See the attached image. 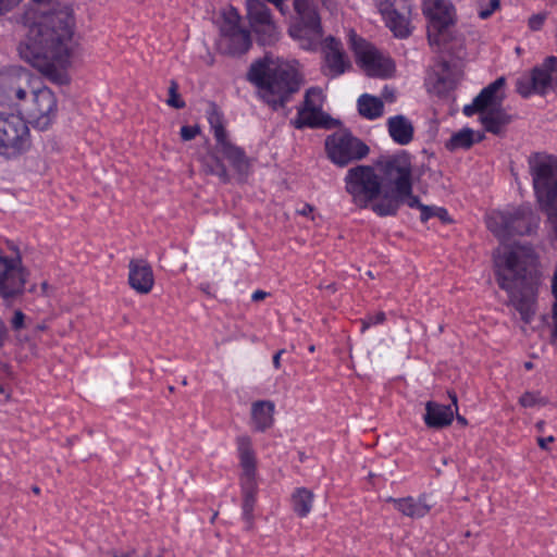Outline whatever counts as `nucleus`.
Masks as SVG:
<instances>
[{
	"instance_id": "nucleus-1",
	"label": "nucleus",
	"mask_w": 557,
	"mask_h": 557,
	"mask_svg": "<svg viewBox=\"0 0 557 557\" xmlns=\"http://www.w3.org/2000/svg\"><path fill=\"white\" fill-rule=\"evenodd\" d=\"M17 23L27 29L18 45L20 57L49 79L62 83L78 47L74 9L59 4L41 12L27 5Z\"/></svg>"
},
{
	"instance_id": "nucleus-2",
	"label": "nucleus",
	"mask_w": 557,
	"mask_h": 557,
	"mask_svg": "<svg viewBox=\"0 0 557 557\" xmlns=\"http://www.w3.org/2000/svg\"><path fill=\"white\" fill-rule=\"evenodd\" d=\"M296 18L290 24L288 33L299 47L307 51H317L320 47L323 53L327 74L337 77L350 67L341 40L327 36L324 40L321 17L317 9L307 0H295Z\"/></svg>"
},
{
	"instance_id": "nucleus-3",
	"label": "nucleus",
	"mask_w": 557,
	"mask_h": 557,
	"mask_svg": "<svg viewBox=\"0 0 557 557\" xmlns=\"http://www.w3.org/2000/svg\"><path fill=\"white\" fill-rule=\"evenodd\" d=\"M495 277L521 320L531 323L536 310L537 281L528 270V258L520 249H510L496 258Z\"/></svg>"
},
{
	"instance_id": "nucleus-4",
	"label": "nucleus",
	"mask_w": 557,
	"mask_h": 557,
	"mask_svg": "<svg viewBox=\"0 0 557 557\" xmlns=\"http://www.w3.org/2000/svg\"><path fill=\"white\" fill-rule=\"evenodd\" d=\"M247 79L257 88L260 100L274 111L284 108L302 84L301 74L293 65L268 54L250 64Z\"/></svg>"
},
{
	"instance_id": "nucleus-5",
	"label": "nucleus",
	"mask_w": 557,
	"mask_h": 557,
	"mask_svg": "<svg viewBox=\"0 0 557 557\" xmlns=\"http://www.w3.org/2000/svg\"><path fill=\"white\" fill-rule=\"evenodd\" d=\"M379 172L391 181L389 186L379 201L372 205V211L381 218L396 216L400 207L407 205L411 209H419L422 203L419 196L413 194L412 163L410 158L403 154H393L376 162Z\"/></svg>"
},
{
	"instance_id": "nucleus-6",
	"label": "nucleus",
	"mask_w": 557,
	"mask_h": 557,
	"mask_svg": "<svg viewBox=\"0 0 557 557\" xmlns=\"http://www.w3.org/2000/svg\"><path fill=\"white\" fill-rule=\"evenodd\" d=\"M207 120L215 139V147L214 150L208 152L201 160L206 173L218 176L223 183H228L231 175L223 161L224 159L238 175H248L251 168V159L243 147L235 145L231 140L224 124V116L216 106H212Z\"/></svg>"
},
{
	"instance_id": "nucleus-7",
	"label": "nucleus",
	"mask_w": 557,
	"mask_h": 557,
	"mask_svg": "<svg viewBox=\"0 0 557 557\" xmlns=\"http://www.w3.org/2000/svg\"><path fill=\"white\" fill-rule=\"evenodd\" d=\"M533 188L542 210L557 237V157L533 153L529 158Z\"/></svg>"
},
{
	"instance_id": "nucleus-8",
	"label": "nucleus",
	"mask_w": 557,
	"mask_h": 557,
	"mask_svg": "<svg viewBox=\"0 0 557 557\" xmlns=\"http://www.w3.org/2000/svg\"><path fill=\"white\" fill-rule=\"evenodd\" d=\"M345 190L359 209L371 208L382 199L391 181L376 172L372 165L358 164L350 168L345 177Z\"/></svg>"
},
{
	"instance_id": "nucleus-9",
	"label": "nucleus",
	"mask_w": 557,
	"mask_h": 557,
	"mask_svg": "<svg viewBox=\"0 0 557 557\" xmlns=\"http://www.w3.org/2000/svg\"><path fill=\"white\" fill-rule=\"evenodd\" d=\"M239 465L242 467L240 490L243 496L242 516L251 525L257 502L258 484L256 481L257 458L249 435H239L235 440Z\"/></svg>"
},
{
	"instance_id": "nucleus-10",
	"label": "nucleus",
	"mask_w": 557,
	"mask_h": 557,
	"mask_svg": "<svg viewBox=\"0 0 557 557\" xmlns=\"http://www.w3.org/2000/svg\"><path fill=\"white\" fill-rule=\"evenodd\" d=\"M32 148L27 122L14 113L0 112V157L17 160Z\"/></svg>"
},
{
	"instance_id": "nucleus-11",
	"label": "nucleus",
	"mask_w": 557,
	"mask_h": 557,
	"mask_svg": "<svg viewBox=\"0 0 557 557\" xmlns=\"http://www.w3.org/2000/svg\"><path fill=\"white\" fill-rule=\"evenodd\" d=\"M325 151L332 163L343 168L366 158L369 147L349 132H335L325 139Z\"/></svg>"
},
{
	"instance_id": "nucleus-12",
	"label": "nucleus",
	"mask_w": 557,
	"mask_h": 557,
	"mask_svg": "<svg viewBox=\"0 0 557 557\" xmlns=\"http://www.w3.org/2000/svg\"><path fill=\"white\" fill-rule=\"evenodd\" d=\"M29 123L40 131L47 129L57 114V98L48 88L42 87L33 91L32 101L27 106H21Z\"/></svg>"
},
{
	"instance_id": "nucleus-13",
	"label": "nucleus",
	"mask_w": 557,
	"mask_h": 557,
	"mask_svg": "<svg viewBox=\"0 0 557 557\" xmlns=\"http://www.w3.org/2000/svg\"><path fill=\"white\" fill-rule=\"evenodd\" d=\"M247 17L257 40L262 46L273 45L278 38L277 27L272 18L271 11L260 0H247Z\"/></svg>"
},
{
	"instance_id": "nucleus-14",
	"label": "nucleus",
	"mask_w": 557,
	"mask_h": 557,
	"mask_svg": "<svg viewBox=\"0 0 557 557\" xmlns=\"http://www.w3.org/2000/svg\"><path fill=\"white\" fill-rule=\"evenodd\" d=\"M354 51L357 63L369 76L388 77L395 71V64L392 59L383 57L363 39L354 41Z\"/></svg>"
},
{
	"instance_id": "nucleus-15",
	"label": "nucleus",
	"mask_w": 557,
	"mask_h": 557,
	"mask_svg": "<svg viewBox=\"0 0 557 557\" xmlns=\"http://www.w3.org/2000/svg\"><path fill=\"white\" fill-rule=\"evenodd\" d=\"M506 78L500 76L494 82L485 86L472 100L471 103L466 104L462 113L470 117L476 113L494 110L495 108H503L505 94Z\"/></svg>"
},
{
	"instance_id": "nucleus-16",
	"label": "nucleus",
	"mask_w": 557,
	"mask_h": 557,
	"mask_svg": "<svg viewBox=\"0 0 557 557\" xmlns=\"http://www.w3.org/2000/svg\"><path fill=\"white\" fill-rule=\"evenodd\" d=\"M25 282L21 259L0 255V297L8 299L22 293Z\"/></svg>"
},
{
	"instance_id": "nucleus-17",
	"label": "nucleus",
	"mask_w": 557,
	"mask_h": 557,
	"mask_svg": "<svg viewBox=\"0 0 557 557\" xmlns=\"http://www.w3.org/2000/svg\"><path fill=\"white\" fill-rule=\"evenodd\" d=\"M549 90H552V76L548 67L545 66V60L516 82V91L522 98H529L533 94L546 96Z\"/></svg>"
},
{
	"instance_id": "nucleus-18",
	"label": "nucleus",
	"mask_w": 557,
	"mask_h": 557,
	"mask_svg": "<svg viewBox=\"0 0 557 557\" xmlns=\"http://www.w3.org/2000/svg\"><path fill=\"white\" fill-rule=\"evenodd\" d=\"M451 405H442L433 400L425 404L423 422L430 429L441 430L449 426L458 411V398L455 393H449Z\"/></svg>"
},
{
	"instance_id": "nucleus-19",
	"label": "nucleus",
	"mask_w": 557,
	"mask_h": 557,
	"mask_svg": "<svg viewBox=\"0 0 557 557\" xmlns=\"http://www.w3.org/2000/svg\"><path fill=\"white\" fill-rule=\"evenodd\" d=\"M523 222L521 210L512 212L492 211L486 216L487 228L498 238L507 239L512 236V232H522L523 230L515 226V223Z\"/></svg>"
},
{
	"instance_id": "nucleus-20",
	"label": "nucleus",
	"mask_w": 557,
	"mask_h": 557,
	"mask_svg": "<svg viewBox=\"0 0 557 557\" xmlns=\"http://www.w3.org/2000/svg\"><path fill=\"white\" fill-rule=\"evenodd\" d=\"M424 12L430 21V29L438 34L455 23V8L448 0H429Z\"/></svg>"
},
{
	"instance_id": "nucleus-21",
	"label": "nucleus",
	"mask_w": 557,
	"mask_h": 557,
	"mask_svg": "<svg viewBox=\"0 0 557 557\" xmlns=\"http://www.w3.org/2000/svg\"><path fill=\"white\" fill-rule=\"evenodd\" d=\"M128 284L138 294L146 295L154 285L151 265L145 259H132L128 263Z\"/></svg>"
},
{
	"instance_id": "nucleus-22",
	"label": "nucleus",
	"mask_w": 557,
	"mask_h": 557,
	"mask_svg": "<svg viewBox=\"0 0 557 557\" xmlns=\"http://www.w3.org/2000/svg\"><path fill=\"white\" fill-rule=\"evenodd\" d=\"M433 88L440 96H447L458 84V72L447 60H441L435 64Z\"/></svg>"
},
{
	"instance_id": "nucleus-23",
	"label": "nucleus",
	"mask_w": 557,
	"mask_h": 557,
	"mask_svg": "<svg viewBox=\"0 0 557 557\" xmlns=\"http://www.w3.org/2000/svg\"><path fill=\"white\" fill-rule=\"evenodd\" d=\"M221 36L225 42L226 53L231 55H240L246 53L251 47L250 33L242 28H220Z\"/></svg>"
},
{
	"instance_id": "nucleus-24",
	"label": "nucleus",
	"mask_w": 557,
	"mask_h": 557,
	"mask_svg": "<svg viewBox=\"0 0 557 557\" xmlns=\"http://www.w3.org/2000/svg\"><path fill=\"white\" fill-rule=\"evenodd\" d=\"M275 404L271 400H256L251 404L250 422L256 432H265L274 424Z\"/></svg>"
},
{
	"instance_id": "nucleus-25",
	"label": "nucleus",
	"mask_w": 557,
	"mask_h": 557,
	"mask_svg": "<svg viewBox=\"0 0 557 557\" xmlns=\"http://www.w3.org/2000/svg\"><path fill=\"white\" fill-rule=\"evenodd\" d=\"M331 122L332 117L323 112V110L299 108L297 111V116L293 121V125L297 129H302L305 127L330 128L332 126Z\"/></svg>"
},
{
	"instance_id": "nucleus-26",
	"label": "nucleus",
	"mask_w": 557,
	"mask_h": 557,
	"mask_svg": "<svg viewBox=\"0 0 557 557\" xmlns=\"http://www.w3.org/2000/svg\"><path fill=\"white\" fill-rule=\"evenodd\" d=\"M380 12L395 37L407 38L411 34L409 12L400 13L393 7H381Z\"/></svg>"
},
{
	"instance_id": "nucleus-27",
	"label": "nucleus",
	"mask_w": 557,
	"mask_h": 557,
	"mask_svg": "<svg viewBox=\"0 0 557 557\" xmlns=\"http://www.w3.org/2000/svg\"><path fill=\"white\" fill-rule=\"evenodd\" d=\"M398 506V511L411 519L424 518L432 509V505L429 504V496L425 493L420 494L417 498L412 496L400 497Z\"/></svg>"
},
{
	"instance_id": "nucleus-28",
	"label": "nucleus",
	"mask_w": 557,
	"mask_h": 557,
	"mask_svg": "<svg viewBox=\"0 0 557 557\" xmlns=\"http://www.w3.org/2000/svg\"><path fill=\"white\" fill-rule=\"evenodd\" d=\"M476 114L479 115V122L483 129L493 135H500L511 120L504 108H495L494 110Z\"/></svg>"
},
{
	"instance_id": "nucleus-29",
	"label": "nucleus",
	"mask_w": 557,
	"mask_h": 557,
	"mask_svg": "<svg viewBox=\"0 0 557 557\" xmlns=\"http://www.w3.org/2000/svg\"><path fill=\"white\" fill-rule=\"evenodd\" d=\"M387 129L391 138L398 145H408L413 139L412 123L404 115L391 116L387 120Z\"/></svg>"
},
{
	"instance_id": "nucleus-30",
	"label": "nucleus",
	"mask_w": 557,
	"mask_h": 557,
	"mask_svg": "<svg viewBox=\"0 0 557 557\" xmlns=\"http://www.w3.org/2000/svg\"><path fill=\"white\" fill-rule=\"evenodd\" d=\"M357 106L359 114L370 121L379 119L384 112L383 101L369 94L361 95L358 98Z\"/></svg>"
},
{
	"instance_id": "nucleus-31",
	"label": "nucleus",
	"mask_w": 557,
	"mask_h": 557,
	"mask_svg": "<svg viewBox=\"0 0 557 557\" xmlns=\"http://www.w3.org/2000/svg\"><path fill=\"white\" fill-rule=\"evenodd\" d=\"M314 495L306 487H298L292 494V505L294 512L299 518H306L313 505Z\"/></svg>"
},
{
	"instance_id": "nucleus-32",
	"label": "nucleus",
	"mask_w": 557,
	"mask_h": 557,
	"mask_svg": "<svg viewBox=\"0 0 557 557\" xmlns=\"http://www.w3.org/2000/svg\"><path fill=\"white\" fill-rule=\"evenodd\" d=\"M474 132L470 128H463L450 137L446 144L447 149H469L474 144Z\"/></svg>"
},
{
	"instance_id": "nucleus-33",
	"label": "nucleus",
	"mask_w": 557,
	"mask_h": 557,
	"mask_svg": "<svg viewBox=\"0 0 557 557\" xmlns=\"http://www.w3.org/2000/svg\"><path fill=\"white\" fill-rule=\"evenodd\" d=\"M432 218H437L443 224H450L453 222L446 208L426 205L422 208L420 221L426 223Z\"/></svg>"
},
{
	"instance_id": "nucleus-34",
	"label": "nucleus",
	"mask_w": 557,
	"mask_h": 557,
	"mask_svg": "<svg viewBox=\"0 0 557 557\" xmlns=\"http://www.w3.org/2000/svg\"><path fill=\"white\" fill-rule=\"evenodd\" d=\"M548 403L549 399L546 396H543L540 391H527L518 399V404L525 409L545 407Z\"/></svg>"
},
{
	"instance_id": "nucleus-35",
	"label": "nucleus",
	"mask_w": 557,
	"mask_h": 557,
	"mask_svg": "<svg viewBox=\"0 0 557 557\" xmlns=\"http://www.w3.org/2000/svg\"><path fill=\"white\" fill-rule=\"evenodd\" d=\"M300 108L323 110L322 90L318 87L309 88L305 94L304 103Z\"/></svg>"
},
{
	"instance_id": "nucleus-36",
	"label": "nucleus",
	"mask_w": 557,
	"mask_h": 557,
	"mask_svg": "<svg viewBox=\"0 0 557 557\" xmlns=\"http://www.w3.org/2000/svg\"><path fill=\"white\" fill-rule=\"evenodd\" d=\"M235 28H242L240 26V15L238 11L231 7L224 14H223V22L220 28H227L232 27Z\"/></svg>"
},
{
	"instance_id": "nucleus-37",
	"label": "nucleus",
	"mask_w": 557,
	"mask_h": 557,
	"mask_svg": "<svg viewBox=\"0 0 557 557\" xmlns=\"http://www.w3.org/2000/svg\"><path fill=\"white\" fill-rule=\"evenodd\" d=\"M386 321V314L383 311H379L374 314H368L361 320V332H366L371 326L383 324Z\"/></svg>"
},
{
	"instance_id": "nucleus-38",
	"label": "nucleus",
	"mask_w": 557,
	"mask_h": 557,
	"mask_svg": "<svg viewBox=\"0 0 557 557\" xmlns=\"http://www.w3.org/2000/svg\"><path fill=\"white\" fill-rule=\"evenodd\" d=\"M168 103H169V106H171L175 109H182L185 107V102L181 99V97L177 92V84L175 82H171V85L169 87Z\"/></svg>"
},
{
	"instance_id": "nucleus-39",
	"label": "nucleus",
	"mask_w": 557,
	"mask_h": 557,
	"mask_svg": "<svg viewBox=\"0 0 557 557\" xmlns=\"http://www.w3.org/2000/svg\"><path fill=\"white\" fill-rule=\"evenodd\" d=\"M34 3L41 4L47 3L50 0H32ZM22 0H0V16L11 12L15 9Z\"/></svg>"
},
{
	"instance_id": "nucleus-40",
	"label": "nucleus",
	"mask_w": 557,
	"mask_h": 557,
	"mask_svg": "<svg viewBox=\"0 0 557 557\" xmlns=\"http://www.w3.org/2000/svg\"><path fill=\"white\" fill-rule=\"evenodd\" d=\"M500 7L499 0H490V2L484 7L480 5L478 11V15L481 20H487L496 10Z\"/></svg>"
},
{
	"instance_id": "nucleus-41",
	"label": "nucleus",
	"mask_w": 557,
	"mask_h": 557,
	"mask_svg": "<svg viewBox=\"0 0 557 557\" xmlns=\"http://www.w3.org/2000/svg\"><path fill=\"white\" fill-rule=\"evenodd\" d=\"M8 96L10 100H16V106L21 109V106H23L21 102L26 99L27 94L22 87L11 86L8 90Z\"/></svg>"
},
{
	"instance_id": "nucleus-42",
	"label": "nucleus",
	"mask_w": 557,
	"mask_h": 557,
	"mask_svg": "<svg viewBox=\"0 0 557 557\" xmlns=\"http://www.w3.org/2000/svg\"><path fill=\"white\" fill-rule=\"evenodd\" d=\"M200 132V128L197 125H184L181 127V137L183 140H191L194 139Z\"/></svg>"
},
{
	"instance_id": "nucleus-43",
	"label": "nucleus",
	"mask_w": 557,
	"mask_h": 557,
	"mask_svg": "<svg viewBox=\"0 0 557 557\" xmlns=\"http://www.w3.org/2000/svg\"><path fill=\"white\" fill-rule=\"evenodd\" d=\"M24 321L25 314L21 310H16L11 321L12 329L15 331L22 330L24 327Z\"/></svg>"
},
{
	"instance_id": "nucleus-44",
	"label": "nucleus",
	"mask_w": 557,
	"mask_h": 557,
	"mask_svg": "<svg viewBox=\"0 0 557 557\" xmlns=\"http://www.w3.org/2000/svg\"><path fill=\"white\" fill-rule=\"evenodd\" d=\"M553 329H552V336H550V343L552 345L557 347V304H554L553 306Z\"/></svg>"
},
{
	"instance_id": "nucleus-45",
	"label": "nucleus",
	"mask_w": 557,
	"mask_h": 557,
	"mask_svg": "<svg viewBox=\"0 0 557 557\" xmlns=\"http://www.w3.org/2000/svg\"><path fill=\"white\" fill-rule=\"evenodd\" d=\"M521 214L523 216V222H517V223H515V226H518V227L522 228L523 231L522 232H512V236L524 235L531 231L530 222L527 219L525 213L522 210H521Z\"/></svg>"
},
{
	"instance_id": "nucleus-46",
	"label": "nucleus",
	"mask_w": 557,
	"mask_h": 557,
	"mask_svg": "<svg viewBox=\"0 0 557 557\" xmlns=\"http://www.w3.org/2000/svg\"><path fill=\"white\" fill-rule=\"evenodd\" d=\"M554 442H555V437L553 435H549L547 437H539L537 438V445L543 450H548L549 449L548 445Z\"/></svg>"
},
{
	"instance_id": "nucleus-47",
	"label": "nucleus",
	"mask_w": 557,
	"mask_h": 557,
	"mask_svg": "<svg viewBox=\"0 0 557 557\" xmlns=\"http://www.w3.org/2000/svg\"><path fill=\"white\" fill-rule=\"evenodd\" d=\"M542 24H543V18H542V17H540V16H533V17H531V18H530V21H529V26H530V28H531V29H533V30H537V29H540V28H541V26H542Z\"/></svg>"
},
{
	"instance_id": "nucleus-48",
	"label": "nucleus",
	"mask_w": 557,
	"mask_h": 557,
	"mask_svg": "<svg viewBox=\"0 0 557 557\" xmlns=\"http://www.w3.org/2000/svg\"><path fill=\"white\" fill-rule=\"evenodd\" d=\"M7 336H8L7 326H5L4 322L2 321V319L0 318V349L3 347Z\"/></svg>"
},
{
	"instance_id": "nucleus-49",
	"label": "nucleus",
	"mask_w": 557,
	"mask_h": 557,
	"mask_svg": "<svg viewBox=\"0 0 557 557\" xmlns=\"http://www.w3.org/2000/svg\"><path fill=\"white\" fill-rule=\"evenodd\" d=\"M314 208L310 203H305L300 209L297 210V213L304 216H309L313 212Z\"/></svg>"
},
{
	"instance_id": "nucleus-50",
	"label": "nucleus",
	"mask_w": 557,
	"mask_h": 557,
	"mask_svg": "<svg viewBox=\"0 0 557 557\" xmlns=\"http://www.w3.org/2000/svg\"><path fill=\"white\" fill-rule=\"evenodd\" d=\"M285 354V349H280L278 351H276L272 358V363H273V367L278 370L281 368V357L282 355Z\"/></svg>"
},
{
	"instance_id": "nucleus-51",
	"label": "nucleus",
	"mask_w": 557,
	"mask_h": 557,
	"mask_svg": "<svg viewBox=\"0 0 557 557\" xmlns=\"http://www.w3.org/2000/svg\"><path fill=\"white\" fill-rule=\"evenodd\" d=\"M267 295H268V294H267L265 292H263V290H261V289H257V290H255V292L252 293V295H251V299H252L253 301H259V300L264 299V298L267 297Z\"/></svg>"
},
{
	"instance_id": "nucleus-52",
	"label": "nucleus",
	"mask_w": 557,
	"mask_h": 557,
	"mask_svg": "<svg viewBox=\"0 0 557 557\" xmlns=\"http://www.w3.org/2000/svg\"><path fill=\"white\" fill-rule=\"evenodd\" d=\"M552 293L555 297V304H557V270L554 273L553 281H552Z\"/></svg>"
},
{
	"instance_id": "nucleus-53",
	"label": "nucleus",
	"mask_w": 557,
	"mask_h": 557,
	"mask_svg": "<svg viewBox=\"0 0 557 557\" xmlns=\"http://www.w3.org/2000/svg\"><path fill=\"white\" fill-rule=\"evenodd\" d=\"M385 502L393 504L394 508L398 511V508H399L398 502H400V498H395V497L388 496L385 498Z\"/></svg>"
},
{
	"instance_id": "nucleus-54",
	"label": "nucleus",
	"mask_w": 557,
	"mask_h": 557,
	"mask_svg": "<svg viewBox=\"0 0 557 557\" xmlns=\"http://www.w3.org/2000/svg\"><path fill=\"white\" fill-rule=\"evenodd\" d=\"M456 419H457L458 424H460L461 426L468 425V420L463 416H460L457 413Z\"/></svg>"
},
{
	"instance_id": "nucleus-55",
	"label": "nucleus",
	"mask_w": 557,
	"mask_h": 557,
	"mask_svg": "<svg viewBox=\"0 0 557 557\" xmlns=\"http://www.w3.org/2000/svg\"><path fill=\"white\" fill-rule=\"evenodd\" d=\"M535 428L539 432H543L544 431V428H545V421L541 420V421H537L536 424H535Z\"/></svg>"
},
{
	"instance_id": "nucleus-56",
	"label": "nucleus",
	"mask_w": 557,
	"mask_h": 557,
	"mask_svg": "<svg viewBox=\"0 0 557 557\" xmlns=\"http://www.w3.org/2000/svg\"><path fill=\"white\" fill-rule=\"evenodd\" d=\"M267 1L270 2V3H273L277 8H281V5L283 4V2L285 0H267Z\"/></svg>"
},
{
	"instance_id": "nucleus-57",
	"label": "nucleus",
	"mask_w": 557,
	"mask_h": 557,
	"mask_svg": "<svg viewBox=\"0 0 557 557\" xmlns=\"http://www.w3.org/2000/svg\"><path fill=\"white\" fill-rule=\"evenodd\" d=\"M523 367L527 371H531L534 368V364L531 361H527L524 362Z\"/></svg>"
},
{
	"instance_id": "nucleus-58",
	"label": "nucleus",
	"mask_w": 557,
	"mask_h": 557,
	"mask_svg": "<svg viewBox=\"0 0 557 557\" xmlns=\"http://www.w3.org/2000/svg\"><path fill=\"white\" fill-rule=\"evenodd\" d=\"M32 490H33V492H34L35 494H37V495L40 493V488H39L38 486H33V488H32Z\"/></svg>"
},
{
	"instance_id": "nucleus-59",
	"label": "nucleus",
	"mask_w": 557,
	"mask_h": 557,
	"mask_svg": "<svg viewBox=\"0 0 557 557\" xmlns=\"http://www.w3.org/2000/svg\"><path fill=\"white\" fill-rule=\"evenodd\" d=\"M309 351L313 352L314 351V346H310L309 347Z\"/></svg>"
},
{
	"instance_id": "nucleus-60",
	"label": "nucleus",
	"mask_w": 557,
	"mask_h": 557,
	"mask_svg": "<svg viewBox=\"0 0 557 557\" xmlns=\"http://www.w3.org/2000/svg\"><path fill=\"white\" fill-rule=\"evenodd\" d=\"M113 557H128V556H126V555H121V556L114 555Z\"/></svg>"
},
{
	"instance_id": "nucleus-61",
	"label": "nucleus",
	"mask_w": 557,
	"mask_h": 557,
	"mask_svg": "<svg viewBox=\"0 0 557 557\" xmlns=\"http://www.w3.org/2000/svg\"><path fill=\"white\" fill-rule=\"evenodd\" d=\"M4 388L0 385V393H3Z\"/></svg>"
}]
</instances>
